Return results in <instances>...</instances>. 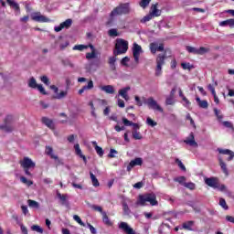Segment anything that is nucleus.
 Segmentation results:
<instances>
[{
	"label": "nucleus",
	"mask_w": 234,
	"mask_h": 234,
	"mask_svg": "<svg viewBox=\"0 0 234 234\" xmlns=\"http://www.w3.org/2000/svg\"><path fill=\"white\" fill-rule=\"evenodd\" d=\"M149 202L152 206H158V200H156V194L146 193L144 195H139L137 199V206H145V203Z\"/></svg>",
	"instance_id": "nucleus-1"
},
{
	"label": "nucleus",
	"mask_w": 234,
	"mask_h": 234,
	"mask_svg": "<svg viewBox=\"0 0 234 234\" xmlns=\"http://www.w3.org/2000/svg\"><path fill=\"white\" fill-rule=\"evenodd\" d=\"M129 50V42L123 38H118L115 43V49L113 50V56L118 57L122 54H127Z\"/></svg>",
	"instance_id": "nucleus-2"
},
{
	"label": "nucleus",
	"mask_w": 234,
	"mask_h": 234,
	"mask_svg": "<svg viewBox=\"0 0 234 234\" xmlns=\"http://www.w3.org/2000/svg\"><path fill=\"white\" fill-rule=\"evenodd\" d=\"M19 164L23 168L25 175H27V176H32L30 169L36 168V164L34 163V161H32V159H30L29 157H24L23 160L19 161Z\"/></svg>",
	"instance_id": "nucleus-3"
},
{
	"label": "nucleus",
	"mask_w": 234,
	"mask_h": 234,
	"mask_svg": "<svg viewBox=\"0 0 234 234\" xmlns=\"http://www.w3.org/2000/svg\"><path fill=\"white\" fill-rule=\"evenodd\" d=\"M131 12L129 3L121 4L115 7L110 14L111 17H116V16H125Z\"/></svg>",
	"instance_id": "nucleus-4"
},
{
	"label": "nucleus",
	"mask_w": 234,
	"mask_h": 234,
	"mask_svg": "<svg viewBox=\"0 0 234 234\" xmlns=\"http://www.w3.org/2000/svg\"><path fill=\"white\" fill-rule=\"evenodd\" d=\"M12 122H14V117L7 115L4 120V124L0 125V130L4 131V133H12V131H14Z\"/></svg>",
	"instance_id": "nucleus-5"
},
{
	"label": "nucleus",
	"mask_w": 234,
	"mask_h": 234,
	"mask_svg": "<svg viewBox=\"0 0 234 234\" xmlns=\"http://www.w3.org/2000/svg\"><path fill=\"white\" fill-rule=\"evenodd\" d=\"M165 59L167 56L165 54H159L156 58V68H155V76H162V66L165 65Z\"/></svg>",
	"instance_id": "nucleus-6"
},
{
	"label": "nucleus",
	"mask_w": 234,
	"mask_h": 234,
	"mask_svg": "<svg viewBox=\"0 0 234 234\" xmlns=\"http://www.w3.org/2000/svg\"><path fill=\"white\" fill-rule=\"evenodd\" d=\"M144 103L148 106L149 109H153V111H158L159 112H164V109L158 105V102L153 98L149 97L148 99H144Z\"/></svg>",
	"instance_id": "nucleus-7"
},
{
	"label": "nucleus",
	"mask_w": 234,
	"mask_h": 234,
	"mask_svg": "<svg viewBox=\"0 0 234 234\" xmlns=\"http://www.w3.org/2000/svg\"><path fill=\"white\" fill-rule=\"evenodd\" d=\"M144 52L142 46L138 45L136 42L133 46V56L135 63H140V55Z\"/></svg>",
	"instance_id": "nucleus-8"
},
{
	"label": "nucleus",
	"mask_w": 234,
	"mask_h": 234,
	"mask_svg": "<svg viewBox=\"0 0 234 234\" xmlns=\"http://www.w3.org/2000/svg\"><path fill=\"white\" fill-rule=\"evenodd\" d=\"M144 165V159H142V157H136L135 159L132 160L129 163L126 170L128 171V173H130V171H133V167H136V165Z\"/></svg>",
	"instance_id": "nucleus-9"
},
{
	"label": "nucleus",
	"mask_w": 234,
	"mask_h": 234,
	"mask_svg": "<svg viewBox=\"0 0 234 234\" xmlns=\"http://www.w3.org/2000/svg\"><path fill=\"white\" fill-rule=\"evenodd\" d=\"M31 19L33 21H37V23H48L50 19H48L47 16L41 15V13L37 12L35 13L32 16Z\"/></svg>",
	"instance_id": "nucleus-10"
},
{
	"label": "nucleus",
	"mask_w": 234,
	"mask_h": 234,
	"mask_svg": "<svg viewBox=\"0 0 234 234\" xmlns=\"http://www.w3.org/2000/svg\"><path fill=\"white\" fill-rule=\"evenodd\" d=\"M205 184L208 186V187L217 189V187H218V177H207L205 179Z\"/></svg>",
	"instance_id": "nucleus-11"
},
{
	"label": "nucleus",
	"mask_w": 234,
	"mask_h": 234,
	"mask_svg": "<svg viewBox=\"0 0 234 234\" xmlns=\"http://www.w3.org/2000/svg\"><path fill=\"white\" fill-rule=\"evenodd\" d=\"M150 52L152 54H156V52H164V44H159L156 42H152L150 44Z\"/></svg>",
	"instance_id": "nucleus-12"
},
{
	"label": "nucleus",
	"mask_w": 234,
	"mask_h": 234,
	"mask_svg": "<svg viewBox=\"0 0 234 234\" xmlns=\"http://www.w3.org/2000/svg\"><path fill=\"white\" fill-rule=\"evenodd\" d=\"M72 27V19L68 18L62 22L58 27H55V32H61L63 28H70Z\"/></svg>",
	"instance_id": "nucleus-13"
},
{
	"label": "nucleus",
	"mask_w": 234,
	"mask_h": 234,
	"mask_svg": "<svg viewBox=\"0 0 234 234\" xmlns=\"http://www.w3.org/2000/svg\"><path fill=\"white\" fill-rule=\"evenodd\" d=\"M217 151L218 153H219V154L229 155V157L227 158V162H231V160H233L234 158V152L229 149L218 148Z\"/></svg>",
	"instance_id": "nucleus-14"
},
{
	"label": "nucleus",
	"mask_w": 234,
	"mask_h": 234,
	"mask_svg": "<svg viewBox=\"0 0 234 234\" xmlns=\"http://www.w3.org/2000/svg\"><path fill=\"white\" fill-rule=\"evenodd\" d=\"M219 167H221L222 172L224 173L225 176H229V172L228 171V165L224 162L222 156H218Z\"/></svg>",
	"instance_id": "nucleus-15"
},
{
	"label": "nucleus",
	"mask_w": 234,
	"mask_h": 234,
	"mask_svg": "<svg viewBox=\"0 0 234 234\" xmlns=\"http://www.w3.org/2000/svg\"><path fill=\"white\" fill-rule=\"evenodd\" d=\"M122 123L123 125H125L126 127H133V131H138L140 129V124L136 123V122H133L131 121H129L127 118H122Z\"/></svg>",
	"instance_id": "nucleus-16"
},
{
	"label": "nucleus",
	"mask_w": 234,
	"mask_h": 234,
	"mask_svg": "<svg viewBox=\"0 0 234 234\" xmlns=\"http://www.w3.org/2000/svg\"><path fill=\"white\" fill-rule=\"evenodd\" d=\"M185 144H186V145H190L191 147H198V144L195 142V133H190L189 138L185 140Z\"/></svg>",
	"instance_id": "nucleus-17"
},
{
	"label": "nucleus",
	"mask_w": 234,
	"mask_h": 234,
	"mask_svg": "<svg viewBox=\"0 0 234 234\" xmlns=\"http://www.w3.org/2000/svg\"><path fill=\"white\" fill-rule=\"evenodd\" d=\"M129 90H131L130 86H127V87H124V88L119 90V96H122V98H123V100H125L126 101H129V95L127 94L129 92Z\"/></svg>",
	"instance_id": "nucleus-18"
},
{
	"label": "nucleus",
	"mask_w": 234,
	"mask_h": 234,
	"mask_svg": "<svg viewBox=\"0 0 234 234\" xmlns=\"http://www.w3.org/2000/svg\"><path fill=\"white\" fill-rule=\"evenodd\" d=\"M150 15L154 17H160L162 11L158 10V4L152 5Z\"/></svg>",
	"instance_id": "nucleus-19"
},
{
	"label": "nucleus",
	"mask_w": 234,
	"mask_h": 234,
	"mask_svg": "<svg viewBox=\"0 0 234 234\" xmlns=\"http://www.w3.org/2000/svg\"><path fill=\"white\" fill-rule=\"evenodd\" d=\"M101 90H103L106 94H114L116 90H114V86L112 85H104L101 87Z\"/></svg>",
	"instance_id": "nucleus-20"
},
{
	"label": "nucleus",
	"mask_w": 234,
	"mask_h": 234,
	"mask_svg": "<svg viewBox=\"0 0 234 234\" xmlns=\"http://www.w3.org/2000/svg\"><path fill=\"white\" fill-rule=\"evenodd\" d=\"M74 149H75V153H76L77 156H80V158H82V160H84V162H87V157L81 152V148H80V144H76L74 145Z\"/></svg>",
	"instance_id": "nucleus-21"
},
{
	"label": "nucleus",
	"mask_w": 234,
	"mask_h": 234,
	"mask_svg": "<svg viewBox=\"0 0 234 234\" xmlns=\"http://www.w3.org/2000/svg\"><path fill=\"white\" fill-rule=\"evenodd\" d=\"M91 144H92L97 154L101 158V156H103V154H104L103 148L99 146L98 143L96 141H92Z\"/></svg>",
	"instance_id": "nucleus-22"
},
{
	"label": "nucleus",
	"mask_w": 234,
	"mask_h": 234,
	"mask_svg": "<svg viewBox=\"0 0 234 234\" xmlns=\"http://www.w3.org/2000/svg\"><path fill=\"white\" fill-rule=\"evenodd\" d=\"M57 197L58 198L60 199L62 206H67L68 204L67 200L69 198V196H67V194H61L59 193V191H57Z\"/></svg>",
	"instance_id": "nucleus-23"
},
{
	"label": "nucleus",
	"mask_w": 234,
	"mask_h": 234,
	"mask_svg": "<svg viewBox=\"0 0 234 234\" xmlns=\"http://www.w3.org/2000/svg\"><path fill=\"white\" fill-rule=\"evenodd\" d=\"M90 89H94V82L92 80H90L88 85L83 86L80 90H79V94L84 93L85 90H90Z\"/></svg>",
	"instance_id": "nucleus-24"
},
{
	"label": "nucleus",
	"mask_w": 234,
	"mask_h": 234,
	"mask_svg": "<svg viewBox=\"0 0 234 234\" xmlns=\"http://www.w3.org/2000/svg\"><path fill=\"white\" fill-rule=\"evenodd\" d=\"M41 122L44 123V125H47L48 129H54V122L51 119L42 117Z\"/></svg>",
	"instance_id": "nucleus-25"
},
{
	"label": "nucleus",
	"mask_w": 234,
	"mask_h": 234,
	"mask_svg": "<svg viewBox=\"0 0 234 234\" xmlns=\"http://www.w3.org/2000/svg\"><path fill=\"white\" fill-rule=\"evenodd\" d=\"M46 154H48V156H50V158H52L53 160H58V155L54 154V149L52 148V146H46Z\"/></svg>",
	"instance_id": "nucleus-26"
},
{
	"label": "nucleus",
	"mask_w": 234,
	"mask_h": 234,
	"mask_svg": "<svg viewBox=\"0 0 234 234\" xmlns=\"http://www.w3.org/2000/svg\"><path fill=\"white\" fill-rule=\"evenodd\" d=\"M111 70H116V56L110 57L108 59Z\"/></svg>",
	"instance_id": "nucleus-27"
},
{
	"label": "nucleus",
	"mask_w": 234,
	"mask_h": 234,
	"mask_svg": "<svg viewBox=\"0 0 234 234\" xmlns=\"http://www.w3.org/2000/svg\"><path fill=\"white\" fill-rule=\"evenodd\" d=\"M219 27H234V18H230V19H227L225 21H221L219 23Z\"/></svg>",
	"instance_id": "nucleus-28"
},
{
	"label": "nucleus",
	"mask_w": 234,
	"mask_h": 234,
	"mask_svg": "<svg viewBox=\"0 0 234 234\" xmlns=\"http://www.w3.org/2000/svg\"><path fill=\"white\" fill-rule=\"evenodd\" d=\"M102 222L105 224V226H112V221H111V218H109V216H107V212H102Z\"/></svg>",
	"instance_id": "nucleus-29"
},
{
	"label": "nucleus",
	"mask_w": 234,
	"mask_h": 234,
	"mask_svg": "<svg viewBox=\"0 0 234 234\" xmlns=\"http://www.w3.org/2000/svg\"><path fill=\"white\" fill-rule=\"evenodd\" d=\"M195 224V221H186L183 223V229H186V231H193V225Z\"/></svg>",
	"instance_id": "nucleus-30"
},
{
	"label": "nucleus",
	"mask_w": 234,
	"mask_h": 234,
	"mask_svg": "<svg viewBox=\"0 0 234 234\" xmlns=\"http://www.w3.org/2000/svg\"><path fill=\"white\" fill-rule=\"evenodd\" d=\"M6 3L9 5V6L14 8V10H16V12H20L21 8L19 7V4H17L16 1L6 0Z\"/></svg>",
	"instance_id": "nucleus-31"
},
{
	"label": "nucleus",
	"mask_w": 234,
	"mask_h": 234,
	"mask_svg": "<svg viewBox=\"0 0 234 234\" xmlns=\"http://www.w3.org/2000/svg\"><path fill=\"white\" fill-rule=\"evenodd\" d=\"M196 101H197L198 106L201 109H207V107H209V104L207 103V101H202L198 97L196 98Z\"/></svg>",
	"instance_id": "nucleus-32"
},
{
	"label": "nucleus",
	"mask_w": 234,
	"mask_h": 234,
	"mask_svg": "<svg viewBox=\"0 0 234 234\" xmlns=\"http://www.w3.org/2000/svg\"><path fill=\"white\" fill-rule=\"evenodd\" d=\"M39 84H37V81H36V79L34 77H31L28 80V87L30 89H37V86Z\"/></svg>",
	"instance_id": "nucleus-33"
},
{
	"label": "nucleus",
	"mask_w": 234,
	"mask_h": 234,
	"mask_svg": "<svg viewBox=\"0 0 234 234\" xmlns=\"http://www.w3.org/2000/svg\"><path fill=\"white\" fill-rule=\"evenodd\" d=\"M90 176L91 178L92 186L94 187H100V181H98V178H96V176L92 174V172H90Z\"/></svg>",
	"instance_id": "nucleus-34"
},
{
	"label": "nucleus",
	"mask_w": 234,
	"mask_h": 234,
	"mask_svg": "<svg viewBox=\"0 0 234 234\" xmlns=\"http://www.w3.org/2000/svg\"><path fill=\"white\" fill-rule=\"evenodd\" d=\"M210 48H204V47H200L197 49V56H204V54H207V52H210Z\"/></svg>",
	"instance_id": "nucleus-35"
},
{
	"label": "nucleus",
	"mask_w": 234,
	"mask_h": 234,
	"mask_svg": "<svg viewBox=\"0 0 234 234\" xmlns=\"http://www.w3.org/2000/svg\"><path fill=\"white\" fill-rule=\"evenodd\" d=\"M27 204L29 207H35V209H39V203L36 200L28 199Z\"/></svg>",
	"instance_id": "nucleus-36"
},
{
	"label": "nucleus",
	"mask_w": 234,
	"mask_h": 234,
	"mask_svg": "<svg viewBox=\"0 0 234 234\" xmlns=\"http://www.w3.org/2000/svg\"><path fill=\"white\" fill-rule=\"evenodd\" d=\"M20 182H22V184H26V186H28V187L34 185V182L32 180H28L25 176L20 177Z\"/></svg>",
	"instance_id": "nucleus-37"
},
{
	"label": "nucleus",
	"mask_w": 234,
	"mask_h": 234,
	"mask_svg": "<svg viewBox=\"0 0 234 234\" xmlns=\"http://www.w3.org/2000/svg\"><path fill=\"white\" fill-rule=\"evenodd\" d=\"M183 186L184 187L190 189V191H195V188L197 187V185H195L193 182L184 183Z\"/></svg>",
	"instance_id": "nucleus-38"
},
{
	"label": "nucleus",
	"mask_w": 234,
	"mask_h": 234,
	"mask_svg": "<svg viewBox=\"0 0 234 234\" xmlns=\"http://www.w3.org/2000/svg\"><path fill=\"white\" fill-rule=\"evenodd\" d=\"M122 210L124 215H131V208H129L127 202H122Z\"/></svg>",
	"instance_id": "nucleus-39"
},
{
	"label": "nucleus",
	"mask_w": 234,
	"mask_h": 234,
	"mask_svg": "<svg viewBox=\"0 0 234 234\" xmlns=\"http://www.w3.org/2000/svg\"><path fill=\"white\" fill-rule=\"evenodd\" d=\"M133 140H142L144 136H142V133L138 131H133L132 132Z\"/></svg>",
	"instance_id": "nucleus-40"
},
{
	"label": "nucleus",
	"mask_w": 234,
	"mask_h": 234,
	"mask_svg": "<svg viewBox=\"0 0 234 234\" xmlns=\"http://www.w3.org/2000/svg\"><path fill=\"white\" fill-rule=\"evenodd\" d=\"M96 58H98L96 51L86 53V59H96Z\"/></svg>",
	"instance_id": "nucleus-41"
},
{
	"label": "nucleus",
	"mask_w": 234,
	"mask_h": 234,
	"mask_svg": "<svg viewBox=\"0 0 234 234\" xmlns=\"http://www.w3.org/2000/svg\"><path fill=\"white\" fill-rule=\"evenodd\" d=\"M219 206L223 207V209H225L226 211H228V209H229V207L228 206V203H226V199L224 198H219Z\"/></svg>",
	"instance_id": "nucleus-42"
},
{
	"label": "nucleus",
	"mask_w": 234,
	"mask_h": 234,
	"mask_svg": "<svg viewBox=\"0 0 234 234\" xmlns=\"http://www.w3.org/2000/svg\"><path fill=\"white\" fill-rule=\"evenodd\" d=\"M186 50L189 54H196L198 56V49L197 48H193L191 46H186Z\"/></svg>",
	"instance_id": "nucleus-43"
},
{
	"label": "nucleus",
	"mask_w": 234,
	"mask_h": 234,
	"mask_svg": "<svg viewBox=\"0 0 234 234\" xmlns=\"http://www.w3.org/2000/svg\"><path fill=\"white\" fill-rule=\"evenodd\" d=\"M88 47L87 45H75L73 47V50H80V52L83 50H87Z\"/></svg>",
	"instance_id": "nucleus-44"
},
{
	"label": "nucleus",
	"mask_w": 234,
	"mask_h": 234,
	"mask_svg": "<svg viewBox=\"0 0 234 234\" xmlns=\"http://www.w3.org/2000/svg\"><path fill=\"white\" fill-rule=\"evenodd\" d=\"M146 123L147 125H149L150 127H156V125H158V122H154L153 119H151V117H148L146 119Z\"/></svg>",
	"instance_id": "nucleus-45"
},
{
	"label": "nucleus",
	"mask_w": 234,
	"mask_h": 234,
	"mask_svg": "<svg viewBox=\"0 0 234 234\" xmlns=\"http://www.w3.org/2000/svg\"><path fill=\"white\" fill-rule=\"evenodd\" d=\"M149 3H151V0H141L139 5L141 8H147L149 6Z\"/></svg>",
	"instance_id": "nucleus-46"
},
{
	"label": "nucleus",
	"mask_w": 234,
	"mask_h": 234,
	"mask_svg": "<svg viewBox=\"0 0 234 234\" xmlns=\"http://www.w3.org/2000/svg\"><path fill=\"white\" fill-rule=\"evenodd\" d=\"M153 15H151V13H149L148 15H146L145 16H144L141 19V23H147L148 21H151V19H153Z\"/></svg>",
	"instance_id": "nucleus-47"
},
{
	"label": "nucleus",
	"mask_w": 234,
	"mask_h": 234,
	"mask_svg": "<svg viewBox=\"0 0 234 234\" xmlns=\"http://www.w3.org/2000/svg\"><path fill=\"white\" fill-rule=\"evenodd\" d=\"M32 231H37V233H41L43 234V229L39 227L38 225H33L31 227Z\"/></svg>",
	"instance_id": "nucleus-48"
},
{
	"label": "nucleus",
	"mask_w": 234,
	"mask_h": 234,
	"mask_svg": "<svg viewBox=\"0 0 234 234\" xmlns=\"http://www.w3.org/2000/svg\"><path fill=\"white\" fill-rule=\"evenodd\" d=\"M176 164H177L178 167L181 168V171H186V165H184V163L178 158L176 159Z\"/></svg>",
	"instance_id": "nucleus-49"
},
{
	"label": "nucleus",
	"mask_w": 234,
	"mask_h": 234,
	"mask_svg": "<svg viewBox=\"0 0 234 234\" xmlns=\"http://www.w3.org/2000/svg\"><path fill=\"white\" fill-rule=\"evenodd\" d=\"M108 34L111 37H117L118 36V30L117 29H114V28H112L108 31Z\"/></svg>",
	"instance_id": "nucleus-50"
},
{
	"label": "nucleus",
	"mask_w": 234,
	"mask_h": 234,
	"mask_svg": "<svg viewBox=\"0 0 234 234\" xmlns=\"http://www.w3.org/2000/svg\"><path fill=\"white\" fill-rule=\"evenodd\" d=\"M91 209H93V211H98L99 213H101V215H103V208L98 205H92L91 206Z\"/></svg>",
	"instance_id": "nucleus-51"
},
{
	"label": "nucleus",
	"mask_w": 234,
	"mask_h": 234,
	"mask_svg": "<svg viewBox=\"0 0 234 234\" xmlns=\"http://www.w3.org/2000/svg\"><path fill=\"white\" fill-rule=\"evenodd\" d=\"M67 94H69V92L67 90L65 91H60L55 98L57 100H62V98H65L67 96Z\"/></svg>",
	"instance_id": "nucleus-52"
},
{
	"label": "nucleus",
	"mask_w": 234,
	"mask_h": 234,
	"mask_svg": "<svg viewBox=\"0 0 234 234\" xmlns=\"http://www.w3.org/2000/svg\"><path fill=\"white\" fill-rule=\"evenodd\" d=\"M181 67L184 70H191V69H193V66H191V64L186 62L181 63Z\"/></svg>",
	"instance_id": "nucleus-53"
},
{
	"label": "nucleus",
	"mask_w": 234,
	"mask_h": 234,
	"mask_svg": "<svg viewBox=\"0 0 234 234\" xmlns=\"http://www.w3.org/2000/svg\"><path fill=\"white\" fill-rule=\"evenodd\" d=\"M73 219L75 220V222H78V224H80V226H85V223H83V221L81 220V218H80V216L74 215Z\"/></svg>",
	"instance_id": "nucleus-54"
},
{
	"label": "nucleus",
	"mask_w": 234,
	"mask_h": 234,
	"mask_svg": "<svg viewBox=\"0 0 234 234\" xmlns=\"http://www.w3.org/2000/svg\"><path fill=\"white\" fill-rule=\"evenodd\" d=\"M129 61H131V58H129V57H124L122 58L121 60V65H122L123 67H128Z\"/></svg>",
	"instance_id": "nucleus-55"
},
{
	"label": "nucleus",
	"mask_w": 234,
	"mask_h": 234,
	"mask_svg": "<svg viewBox=\"0 0 234 234\" xmlns=\"http://www.w3.org/2000/svg\"><path fill=\"white\" fill-rule=\"evenodd\" d=\"M40 80L42 81V83H44L45 85H50V80H48V77L47 76H42L40 77Z\"/></svg>",
	"instance_id": "nucleus-56"
},
{
	"label": "nucleus",
	"mask_w": 234,
	"mask_h": 234,
	"mask_svg": "<svg viewBox=\"0 0 234 234\" xmlns=\"http://www.w3.org/2000/svg\"><path fill=\"white\" fill-rule=\"evenodd\" d=\"M37 89V90H39L40 94L47 96V91L45 90V88L43 87V85L38 84Z\"/></svg>",
	"instance_id": "nucleus-57"
},
{
	"label": "nucleus",
	"mask_w": 234,
	"mask_h": 234,
	"mask_svg": "<svg viewBox=\"0 0 234 234\" xmlns=\"http://www.w3.org/2000/svg\"><path fill=\"white\" fill-rule=\"evenodd\" d=\"M175 182H178V184H182V186H184V184H186V176H179L175 179Z\"/></svg>",
	"instance_id": "nucleus-58"
},
{
	"label": "nucleus",
	"mask_w": 234,
	"mask_h": 234,
	"mask_svg": "<svg viewBox=\"0 0 234 234\" xmlns=\"http://www.w3.org/2000/svg\"><path fill=\"white\" fill-rule=\"evenodd\" d=\"M207 89L210 90L212 96L217 95V91L215 90V86L213 84H208Z\"/></svg>",
	"instance_id": "nucleus-59"
},
{
	"label": "nucleus",
	"mask_w": 234,
	"mask_h": 234,
	"mask_svg": "<svg viewBox=\"0 0 234 234\" xmlns=\"http://www.w3.org/2000/svg\"><path fill=\"white\" fill-rule=\"evenodd\" d=\"M114 154H118V151L114 150V149H111L110 153L108 154V158H116V155Z\"/></svg>",
	"instance_id": "nucleus-60"
},
{
	"label": "nucleus",
	"mask_w": 234,
	"mask_h": 234,
	"mask_svg": "<svg viewBox=\"0 0 234 234\" xmlns=\"http://www.w3.org/2000/svg\"><path fill=\"white\" fill-rule=\"evenodd\" d=\"M216 189H218V191L224 192L227 191V187L226 185H220V183H218V186L216 187Z\"/></svg>",
	"instance_id": "nucleus-61"
},
{
	"label": "nucleus",
	"mask_w": 234,
	"mask_h": 234,
	"mask_svg": "<svg viewBox=\"0 0 234 234\" xmlns=\"http://www.w3.org/2000/svg\"><path fill=\"white\" fill-rule=\"evenodd\" d=\"M223 125H224V127H227L228 129H233V123H231L230 122L225 121V122H223Z\"/></svg>",
	"instance_id": "nucleus-62"
},
{
	"label": "nucleus",
	"mask_w": 234,
	"mask_h": 234,
	"mask_svg": "<svg viewBox=\"0 0 234 234\" xmlns=\"http://www.w3.org/2000/svg\"><path fill=\"white\" fill-rule=\"evenodd\" d=\"M20 229L23 234H28V229H27V227H25V225L20 224Z\"/></svg>",
	"instance_id": "nucleus-63"
},
{
	"label": "nucleus",
	"mask_w": 234,
	"mask_h": 234,
	"mask_svg": "<svg viewBox=\"0 0 234 234\" xmlns=\"http://www.w3.org/2000/svg\"><path fill=\"white\" fill-rule=\"evenodd\" d=\"M165 103L166 105H173V103H175V101H173V97H167L165 100Z\"/></svg>",
	"instance_id": "nucleus-64"
}]
</instances>
